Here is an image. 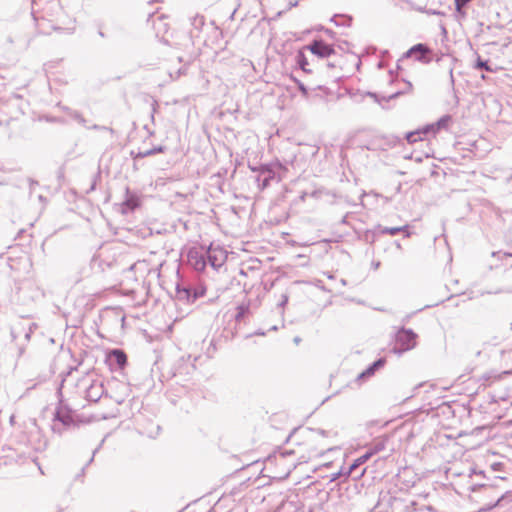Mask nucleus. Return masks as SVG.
Wrapping results in <instances>:
<instances>
[{
	"label": "nucleus",
	"mask_w": 512,
	"mask_h": 512,
	"mask_svg": "<svg viewBox=\"0 0 512 512\" xmlns=\"http://www.w3.org/2000/svg\"><path fill=\"white\" fill-rule=\"evenodd\" d=\"M308 456H296V451L277 452L265 460L264 469L273 479H284L300 463L306 462Z\"/></svg>",
	"instance_id": "f257e3e1"
},
{
	"label": "nucleus",
	"mask_w": 512,
	"mask_h": 512,
	"mask_svg": "<svg viewBox=\"0 0 512 512\" xmlns=\"http://www.w3.org/2000/svg\"><path fill=\"white\" fill-rule=\"evenodd\" d=\"M443 125V120H440L437 123L428 124L415 131L408 132L405 136V139L407 143L411 145L417 142L426 141L429 138V136H435L440 131Z\"/></svg>",
	"instance_id": "f03ea898"
},
{
	"label": "nucleus",
	"mask_w": 512,
	"mask_h": 512,
	"mask_svg": "<svg viewBox=\"0 0 512 512\" xmlns=\"http://www.w3.org/2000/svg\"><path fill=\"white\" fill-rule=\"evenodd\" d=\"M304 49H307L313 55L322 59L335 54L334 47L323 40H315L311 44L305 46Z\"/></svg>",
	"instance_id": "7ed1b4c3"
},
{
	"label": "nucleus",
	"mask_w": 512,
	"mask_h": 512,
	"mask_svg": "<svg viewBox=\"0 0 512 512\" xmlns=\"http://www.w3.org/2000/svg\"><path fill=\"white\" fill-rule=\"evenodd\" d=\"M416 334L409 330H401L397 333V343L401 350H409L416 345Z\"/></svg>",
	"instance_id": "20e7f679"
},
{
	"label": "nucleus",
	"mask_w": 512,
	"mask_h": 512,
	"mask_svg": "<svg viewBox=\"0 0 512 512\" xmlns=\"http://www.w3.org/2000/svg\"><path fill=\"white\" fill-rule=\"evenodd\" d=\"M429 52H430V50L428 47H426L423 44H417L408 50L407 55L411 56V57H415V59L418 61L427 62L425 60V56Z\"/></svg>",
	"instance_id": "39448f33"
},
{
	"label": "nucleus",
	"mask_w": 512,
	"mask_h": 512,
	"mask_svg": "<svg viewBox=\"0 0 512 512\" xmlns=\"http://www.w3.org/2000/svg\"><path fill=\"white\" fill-rule=\"evenodd\" d=\"M307 49H304V47L298 51L297 53V63L298 65L300 66V68L305 71V72H311L312 71V68H311V65L305 55V51Z\"/></svg>",
	"instance_id": "423d86ee"
},
{
	"label": "nucleus",
	"mask_w": 512,
	"mask_h": 512,
	"mask_svg": "<svg viewBox=\"0 0 512 512\" xmlns=\"http://www.w3.org/2000/svg\"><path fill=\"white\" fill-rule=\"evenodd\" d=\"M116 361L117 365L122 369L127 363V356L124 351L115 349L110 354Z\"/></svg>",
	"instance_id": "0eeeda50"
},
{
	"label": "nucleus",
	"mask_w": 512,
	"mask_h": 512,
	"mask_svg": "<svg viewBox=\"0 0 512 512\" xmlns=\"http://www.w3.org/2000/svg\"><path fill=\"white\" fill-rule=\"evenodd\" d=\"M385 361L383 359H379L376 362H374L371 366H369L365 371H363L359 378L364 377H370L374 374L375 370L382 367L384 365Z\"/></svg>",
	"instance_id": "6e6552de"
},
{
	"label": "nucleus",
	"mask_w": 512,
	"mask_h": 512,
	"mask_svg": "<svg viewBox=\"0 0 512 512\" xmlns=\"http://www.w3.org/2000/svg\"><path fill=\"white\" fill-rule=\"evenodd\" d=\"M474 68L475 69H484L485 71L493 72V69L488 64V61L483 60L479 55L477 56L476 62L474 64Z\"/></svg>",
	"instance_id": "1a4fd4ad"
},
{
	"label": "nucleus",
	"mask_w": 512,
	"mask_h": 512,
	"mask_svg": "<svg viewBox=\"0 0 512 512\" xmlns=\"http://www.w3.org/2000/svg\"><path fill=\"white\" fill-rule=\"evenodd\" d=\"M125 205L130 209H134L139 206V200L137 198L131 197L125 202Z\"/></svg>",
	"instance_id": "9d476101"
},
{
	"label": "nucleus",
	"mask_w": 512,
	"mask_h": 512,
	"mask_svg": "<svg viewBox=\"0 0 512 512\" xmlns=\"http://www.w3.org/2000/svg\"><path fill=\"white\" fill-rule=\"evenodd\" d=\"M471 0H454V3H455V6H456V10L459 12V13H462V8L468 3L470 2Z\"/></svg>",
	"instance_id": "9b49d317"
},
{
	"label": "nucleus",
	"mask_w": 512,
	"mask_h": 512,
	"mask_svg": "<svg viewBox=\"0 0 512 512\" xmlns=\"http://www.w3.org/2000/svg\"><path fill=\"white\" fill-rule=\"evenodd\" d=\"M401 231V228H398V227H395V228H386L385 229V232L394 236L396 235L397 233H399Z\"/></svg>",
	"instance_id": "f8f14e48"
},
{
	"label": "nucleus",
	"mask_w": 512,
	"mask_h": 512,
	"mask_svg": "<svg viewBox=\"0 0 512 512\" xmlns=\"http://www.w3.org/2000/svg\"><path fill=\"white\" fill-rule=\"evenodd\" d=\"M237 309H238L237 319H239L241 316L244 315V313L246 312L247 308L245 306L241 305Z\"/></svg>",
	"instance_id": "ddd939ff"
},
{
	"label": "nucleus",
	"mask_w": 512,
	"mask_h": 512,
	"mask_svg": "<svg viewBox=\"0 0 512 512\" xmlns=\"http://www.w3.org/2000/svg\"><path fill=\"white\" fill-rule=\"evenodd\" d=\"M481 79L485 80L486 79V76L483 74L481 75Z\"/></svg>",
	"instance_id": "4468645a"
}]
</instances>
